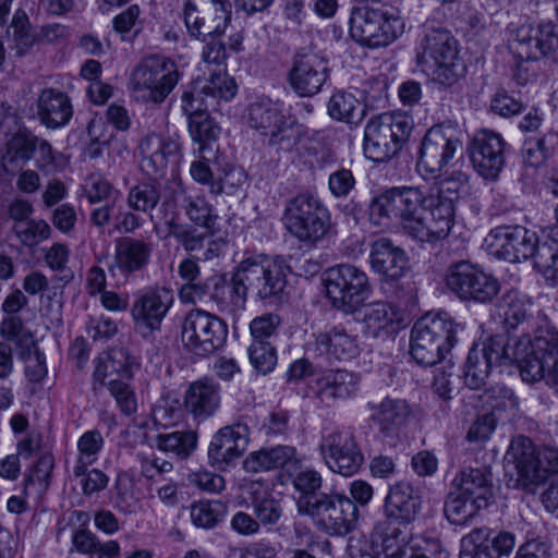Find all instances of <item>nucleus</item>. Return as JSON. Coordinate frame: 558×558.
<instances>
[{
    "label": "nucleus",
    "instance_id": "nucleus-3",
    "mask_svg": "<svg viewBox=\"0 0 558 558\" xmlns=\"http://www.w3.org/2000/svg\"><path fill=\"white\" fill-rule=\"evenodd\" d=\"M405 24L398 9L380 2L354 7L350 16V35L362 46L387 47L404 33Z\"/></svg>",
    "mask_w": 558,
    "mask_h": 558
},
{
    "label": "nucleus",
    "instance_id": "nucleus-13",
    "mask_svg": "<svg viewBox=\"0 0 558 558\" xmlns=\"http://www.w3.org/2000/svg\"><path fill=\"white\" fill-rule=\"evenodd\" d=\"M184 347L195 355L205 356L219 350L228 337V326L217 315L205 310H191L181 331Z\"/></svg>",
    "mask_w": 558,
    "mask_h": 558
},
{
    "label": "nucleus",
    "instance_id": "nucleus-63",
    "mask_svg": "<svg viewBox=\"0 0 558 558\" xmlns=\"http://www.w3.org/2000/svg\"><path fill=\"white\" fill-rule=\"evenodd\" d=\"M189 131L195 142L205 143L215 140L219 128L209 118L207 112L189 117Z\"/></svg>",
    "mask_w": 558,
    "mask_h": 558
},
{
    "label": "nucleus",
    "instance_id": "nucleus-23",
    "mask_svg": "<svg viewBox=\"0 0 558 558\" xmlns=\"http://www.w3.org/2000/svg\"><path fill=\"white\" fill-rule=\"evenodd\" d=\"M505 141L493 131L477 132L470 146L474 169L485 179L495 180L505 165Z\"/></svg>",
    "mask_w": 558,
    "mask_h": 558
},
{
    "label": "nucleus",
    "instance_id": "nucleus-26",
    "mask_svg": "<svg viewBox=\"0 0 558 558\" xmlns=\"http://www.w3.org/2000/svg\"><path fill=\"white\" fill-rule=\"evenodd\" d=\"M369 262L373 270L386 280H398L408 269L404 250L387 238H379L371 244Z\"/></svg>",
    "mask_w": 558,
    "mask_h": 558
},
{
    "label": "nucleus",
    "instance_id": "nucleus-10",
    "mask_svg": "<svg viewBox=\"0 0 558 558\" xmlns=\"http://www.w3.org/2000/svg\"><path fill=\"white\" fill-rule=\"evenodd\" d=\"M505 460L508 465H513L518 483L524 488L538 485L558 473V449H536L532 440L522 435L512 438Z\"/></svg>",
    "mask_w": 558,
    "mask_h": 558
},
{
    "label": "nucleus",
    "instance_id": "nucleus-39",
    "mask_svg": "<svg viewBox=\"0 0 558 558\" xmlns=\"http://www.w3.org/2000/svg\"><path fill=\"white\" fill-rule=\"evenodd\" d=\"M175 202L193 223L203 227L207 231L213 230L217 215L203 195L190 194L180 187L175 193Z\"/></svg>",
    "mask_w": 558,
    "mask_h": 558
},
{
    "label": "nucleus",
    "instance_id": "nucleus-18",
    "mask_svg": "<svg viewBox=\"0 0 558 558\" xmlns=\"http://www.w3.org/2000/svg\"><path fill=\"white\" fill-rule=\"evenodd\" d=\"M320 451L325 463L335 473L342 476L355 474L364 456L352 429H335L324 435Z\"/></svg>",
    "mask_w": 558,
    "mask_h": 558
},
{
    "label": "nucleus",
    "instance_id": "nucleus-21",
    "mask_svg": "<svg viewBox=\"0 0 558 558\" xmlns=\"http://www.w3.org/2000/svg\"><path fill=\"white\" fill-rule=\"evenodd\" d=\"M138 149L142 172L149 178L159 179L165 175L170 165L178 163L181 145L174 138L149 133L142 138Z\"/></svg>",
    "mask_w": 558,
    "mask_h": 558
},
{
    "label": "nucleus",
    "instance_id": "nucleus-61",
    "mask_svg": "<svg viewBox=\"0 0 558 558\" xmlns=\"http://www.w3.org/2000/svg\"><path fill=\"white\" fill-rule=\"evenodd\" d=\"M198 85L197 83L195 86L185 89L182 94V110L187 118L215 110L213 98L203 93V84L201 86Z\"/></svg>",
    "mask_w": 558,
    "mask_h": 558
},
{
    "label": "nucleus",
    "instance_id": "nucleus-7",
    "mask_svg": "<svg viewBox=\"0 0 558 558\" xmlns=\"http://www.w3.org/2000/svg\"><path fill=\"white\" fill-rule=\"evenodd\" d=\"M179 65L169 57L150 54L132 70L129 87L144 102L161 104L181 78Z\"/></svg>",
    "mask_w": 558,
    "mask_h": 558
},
{
    "label": "nucleus",
    "instance_id": "nucleus-34",
    "mask_svg": "<svg viewBox=\"0 0 558 558\" xmlns=\"http://www.w3.org/2000/svg\"><path fill=\"white\" fill-rule=\"evenodd\" d=\"M517 340V352H527L541 355L551 365V375L555 376V384H558V331L554 328L538 329L532 337L523 335Z\"/></svg>",
    "mask_w": 558,
    "mask_h": 558
},
{
    "label": "nucleus",
    "instance_id": "nucleus-64",
    "mask_svg": "<svg viewBox=\"0 0 558 558\" xmlns=\"http://www.w3.org/2000/svg\"><path fill=\"white\" fill-rule=\"evenodd\" d=\"M222 35H208L198 38L204 43L202 49V60L208 64L221 65L227 60V46L220 39Z\"/></svg>",
    "mask_w": 558,
    "mask_h": 558
},
{
    "label": "nucleus",
    "instance_id": "nucleus-36",
    "mask_svg": "<svg viewBox=\"0 0 558 558\" xmlns=\"http://www.w3.org/2000/svg\"><path fill=\"white\" fill-rule=\"evenodd\" d=\"M514 360L507 366L508 374H519L520 378L527 384H535L545 380L547 384H555V376L551 375V365L541 355L527 352H517V340L513 341Z\"/></svg>",
    "mask_w": 558,
    "mask_h": 558
},
{
    "label": "nucleus",
    "instance_id": "nucleus-54",
    "mask_svg": "<svg viewBox=\"0 0 558 558\" xmlns=\"http://www.w3.org/2000/svg\"><path fill=\"white\" fill-rule=\"evenodd\" d=\"M13 231L21 243L28 247H34L48 240L51 234V228L45 220L32 218L14 223Z\"/></svg>",
    "mask_w": 558,
    "mask_h": 558
},
{
    "label": "nucleus",
    "instance_id": "nucleus-46",
    "mask_svg": "<svg viewBox=\"0 0 558 558\" xmlns=\"http://www.w3.org/2000/svg\"><path fill=\"white\" fill-rule=\"evenodd\" d=\"M483 507H477L471 498L460 494L452 486L445 501L444 513L452 524H465Z\"/></svg>",
    "mask_w": 558,
    "mask_h": 558
},
{
    "label": "nucleus",
    "instance_id": "nucleus-14",
    "mask_svg": "<svg viewBox=\"0 0 558 558\" xmlns=\"http://www.w3.org/2000/svg\"><path fill=\"white\" fill-rule=\"evenodd\" d=\"M61 156L47 140L37 136L27 128H20L5 143L3 163L19 162L24 166L34 160L40 172L51 173L60 168Z\"/></svg>",
    "mask_w": 558,
    "mask_h": 558
},
{
    "label": "nucleus",
    "instance_id": "nucleus-43",
    "mask_svg": "<svg viewBox=\"0 0 558 558\" xmlns=\"http://www.w3.org/2000/svg\"><path fill=\"white\" fill-rule=\"evenodd\" d=\"M517 338L509 339L502 335L488 337L478 345L481 356L485 357L494 366L500 367V373H508L507 366L514 360L513 341Z\"/></svg>",
    "mask_w": 558,
    "mask_h": 558
},
{
    "label": "nucleus",
    "instance_id": "nucleus-59",
    "mask_svg": "<svg viewBox=\"0 0 558 558\" xmlns=\"http://www.w3.org/2000/svg\"><path fill=\"white\" fill-rule=\"evenodd\" d=\"M534 267L547 279L558 284V244L542 243Z\"/></svg>",
    "mask_w": 558,
    "mask_h": 558
},
{
    "label": "nucleus",
    "instance_id": "nucleus-25",
    "mask_svg": "<svg viewBox=\"0 0 558 558\" xmlns=\"http://www.w3.org/2000/svg\"><path fill=\"white\" fill-rule=\"evenodd\" d=\"M248 427L242 423L221 427L208 446L209 463L218 470L226 469L242 457L248 444Z\"/></svg>",
    "mask_w": 558,
    "mask_h": 558
},
{
    "label": "nucleus",
    "instance_id": "nucleus-1",
    "mask_svg": "<svg viewBox=\"0 0 558 558\" xmlns=\"http://www.w3.org/2000/svg\"><path fill=\"white\" fill-rule=\"evenodd\" d=\"M469 177L454 171L436 187L395 186L375 197L369 206L372 217L399 221L404 233L420 242L446 239L454 221V202L466 187Z\"/></svg>",
    "mask_w": 558,
    "mask_h": 558
},
{
    "label": "nucleus",
    "instance_id": "nucleus-52",
    "mask_svg": "<svg viewBox=\"0 0 558 558\" xmlns=\"http://www.w3.org/2000/svg\"><path fill=\"white\" fill-rule=\"evenodd\" d=\"M459 558H496L490 547L489 530L475 529L461 541Z\"/></svg>",
    "mask_w": 558,
    "mask_h": 558
},
{
    "label": "nucleus",
    "instance_id": "nucleus-6",
    "mask_svg": "<svg viewBox=\"0 0 558 558\" xmlns=\"http://www.w3.org/2000/svg\"><path fill=\"white\" fill-rule=\"evenodd\" d=\"M282 221L286 230L307 246L320 242L331 227L328 208L312 193H300L290 198L286 204Z\"/></svg>",
    "mask_w": 558,
    "mask_h": 558
},
{
    "label": "nucleus",
    "instance_id": "nucleus-40",
    "mask_svg": "<svg viewBox=\"0 0 558 558\" xmlns=\"http://www.w3.org/2000/svg\"><path fill=\"white\" fill-rule=\"evenodd\" d=\"M220 404V395L215 386H189L184 405L194 417L211 416Z\"/></svg>",
    "mask_w": 558,
    "mask_h": 558
},
{
    "label": "nucleus",
    "instance_id": "nucleus-35",
    "mask_svg": "<svg viewBox=\"0 0 558 558\" xmlns=\"http://www.w3.org/2000/svg\"><path fill=\"white\" fill-rule=\"evenodd\" d=\"M253 514L260 526H274L283 515L279 499L275 498L268 486L262 481H253L247 485Z\"/></svg>",
    "mask_w": 558,
    "mask_h": 558
},
{
    "label": "nucleus",
    "instance_id": "nucleus-57",
    "mask_svg": "<svg viewBox=\"0 0 558 558\" xmlns=\"http://www.w3.org/2000/svg\"><path fill=\"white\" fill-rule=\"evenodd\" d=\"M207 232H199L192 226L171 222L169 226V234L183 246L186 252L198 251L204 246L208 234Z\"/></svg>",
    "mask_w": 558,
    "mask_h": 558
},
{
    "label": "nucleus",
    "instance_id": "nucleus-30",
    "mask_svg": "<svg viewBox=\"0 0 558 558\" xmlns=\"http://www.w3.org/2000/svg\"><path fill=\"white\" fill-rule=\"evenodd\" d=\"M501 395V400L495 403H492V411L486 412L484 414H480L472 422L466 433V440L478 446L484 445L488 441L495 432L498 423V418L496 416V410H504L508 405L514 407L515 400L513 399L512 391L504 386H492L488 389H485L484 396L486 399H494L496 393Z\"/></svg>",
    "mask_w": 558,
    "mask_h": 558
},
{
    "label": "nucleus",
    "instance_id": "nucleus-37",
    "mask_svg": "<svg viewBox=\"0 0 558 558\" xmlns=\"http://www.w3.org/2000/svg\"><path fill=\"white\" fill-rule=\"evenodd\" d=\"M530 305V302L519 292L508 291L497 301L495 316L509 331L529 319Z\"/></svg>",
    "mask_w": 558,
    "mask_h": 558
},
{
    "label": "nucleus",
    "instance_id": "nucleus-12",
    "mask_svg": "<svg viewBox=\"0 0 558 558\" xmlns=\"http://www.w3.org/2000/svg\"><path fill=\"white\" fill-rule=\"evenodd\" d=\"M240 264L247 288L257 300L274 304L283 298L290 266L282 258L258 255Z\"/></svg>",
    "mask_w": 558,
    "mask_h": 558
},
{
    "label": "nucleus",
    "instance_id": "nucleus-9",
    "mask_svg": "<svg viewBox=\"0 0 558 558\" xmlns=\"http://www.w3.org/2000/svg\"><path fill=\"white\" fill-rule=\"evenodd\" d=\"M412 129L411 117L402 112H386L371 119L364 130V155L374 162L391 159L407 143Z\"/></svg>",
    "mask_w": 558,
    "mask_h": 558
},
{
    "label": "nucleus",
    "instance_id": "nucleus-11",
    "mask_svg": "<svg viewBox=\"0 0 558 558\" xmlns=\"http://www.w3.org/2000/svg\"><path fill=\"white\" fill-rule=\"evenodd\" d=\"M326 294L333 307L345 313L356 311L371 294L367 275L351 264H339L323 274Z\"/></svg>",
    "mask_w": 558,
    "mask_h": 558
},
{
    "label": "nucleus",
    "instance_id": "nucleus-15",
    "mask_svg": "<svg viewBox=\"0 0 558 558\" xmlns=\"http://www.w3.org/2000/svg\"><path fill=\"white\" fill-rule=\"evenodd\" d=\"M182 17L193 38L225 35L232 20V3L230 0H185Z\"/></svg>",
    "mask_w": 558,
    "mask_h": 558
},
{
    "label": "nucleus",
    "instance_id": "nucleus-55",
    "mask_svg": "<svg viewBox=\"0 0 558 558\" xmlns=\"http://www.w3.org/2000/svg\"><path fill=\"white\" fill-rule=\"evenodd\" d=\"M107 360L110 366V375L113 373L118 375V378L110 379L108 384L131 380L134 378L135 373L140 371V364L135 357L131 356L123 348L112 351L107 355Z\"/></svg>",
    "mask_w": 558,
    "mask_h": 558
},
{
    "label": "nucleus",
    "instance_id": "nucleus-51",
    "mask_svg": "<svg viewBox=\"0 0 558 558\" xmlns=\"http://www.w3.org/2000/svg\"><path fill=\"white\" fill-rule=\"evenodd\" d=\"M196 434L193 432H172L157 436L158 449L171 452L182 459L187 458L196 447Z\"/></svg>",
    "mask_w": 558,
    "mask_h": 558
},
{
    "label": "nucleus",
    "instance_id": "nucleus-47",
    "mask_svg": "<svg viewBox=\"0 0 558 558\" xmlns=\"http://www.w3.org/2000/svg\"><path fill=\"white\" fill-rule=\"evenodd\" d=\"M405 529L399 520L385 517L374 526L372 536L374 541L380 542L385 551H389L407 544Z\"/></svg>",
    "mask_w": 558,
    "mask_h": 558
},
{
    "label": "nucleus",
    "instance_id": "nucleus-16",
    "mask_svg": "<svg viewBox=\"0 0 558 558\" xmlns=\"http://www.w3.org/2000/svg\"><path fill=\"white\" fill-rule=\"evenodd\" d=\"M489 255L509 263H520L535 257L538 251V238L535 232L522 226H499L485 238Z\"/></svg>",
    "mask_w": 558,
    "mask_h": 558
},
{
    "label": "nucleus",
    "instance_id": "nucleus-41",
    "mask_svg": "<svg viewBox=\"0 0 558 558\" xmlns=\"http://www.w3.org/2000/svg\"><path fill=\"white\" fill-rule=\"evenodd\" d=\"M327 110L331 119L350 124H357L364 116V106L353 94L344 90L331 95Z\"/></svg>",
    "mask_w": 558,
    "mask_h": 558
},
{
    "label": "nucleus",
    "instance_id": "nucleus-5",
    "mask_svg": "<svg viewBox=\"0 0 558 558\" xmlns=\"http://www.w3.org/2000/svg\"><path fill=\"white\" fill-rule=\"evenodd\" d=\"M458 327L446 312L424 315L411 330V355L421 365L436 364L454 345Z\"/></svg>",
    "mask_w": 558,
    "mask_h": 558
},
{
    "label": "nucleus",
    "instance_id": "nucleus-24",
    "mask_svg": "<svg viewBox=\"0 0 558 558\" xmlns=\"http://www.w3.org/2000/svg\"><path fill=\"white\" fill-rule=\"evenodd\" d=\"M173 303L172 292L166 288L155 287L143 291L131 307V316L138 329L158 330Z\"/></svg>",
    "mask_w": 558,
    "mask_h": 558
},
{
    "label": "nucleus",
    "instance_id": "nucleus-42",
    "mask_svg": "<svg viewBox=\"0 0 558 558\" xmlns=\"http://www.w3.org/2000/svg\"><path fill=\"white\" fill-rule=\"evenodd\" d=\"M157 180L151 178L149 181L140 182L130 187L126 195L128 207L137 213H151L161 198L160 184Z\"/></svg>",
    "mask_w": 558,
    "mask_h": 558
},
{
    "label": "nucleus",
    "instance_id": "nucleus-33",
    "mask_svg": "<svg viewBox=\"0 0 558 558\" xmlns=\"http://www.w3.org/2000/svg\"><path fill=\"white\" fill-rule=\"evenodd\" d=\"M451 486L477 507L486 508L494 496L492 473L486 469L465 468L456 475Z\"/></svg>",
    "mask_w": 558,
    "mask_h": 558
},
{
    "label": "nucleus",
    "instance_id": "nucleus-44",
    "mask_svg": "<svg viewBox=\"0 0 558 558\" xmlns=\"http://www.w3.org/2000/svg\"><path fill=\"white\" fill-rule=\"evenodd\" d=\"M481 271L482 268L468 260L453 263L446 271V286L462 300Z\"/></svg>",
    "mask_w": 558,
    "mask_h": 558
},
{
    "label": "nucleus",
    "instance_id": "nucleus-49",
    "mask_svg": "<svg viewBox=\"0 0 558 558\" xmlns=\"http://www.w3.org/2000/svg\"><path fill=\"white\" fill-rule=\"evenodd\" d=\"M227 513V506L221 501L202 500L191 506L190 517L193 524L201 529H213L221 522Z\"/></svg>",
    "mask_w": 558,
    "mask_h": 558
},
{
    "label": "nucleus",
    "instance_id": "nucleus-8",
    "mask_svg": "<svg viewBox=\"0 0 558 558\" xmlns=\"http://www.w3.org/2000/svg\"><path fill=\"white\" fill-rule=\"evenodd\" d=\"M357 507L348 496L331 489L324 495L301 501V515L308 517L313 525L330 536H344L355 526Z\"/></svg>",
    "mask_w": 558,
    "mask_h": 558
},
{
    "label": "nucleus",
    "instance_id": "nucleus-45",
    "mask_svg": "<svg viewBox=\"0 0 558 558\" xmlns=\"http://www.w3.org/2000/svg\"><path fill=\"white\" fill-rule=\"evenodd\" d=\"M396 322L393 307L385 302H376L365 307L363 324L365 332L377 338L381 332H389Z\"/></svg>",
    "mask_w": 558,
    "mask_h": 558
},
{
    "label": "nucleus",
    "instance_id": "nucleus-20",
    "mask_svg": "<svg viewBox=\"0 0 558 558\" xmlns=\"http://www.w3.org/2000/svg\"><path fill=\"white\" fill-rule=\"evenodd\" d=\"M512 48L522 60H537L558 49V34L553 23L525 22L512 29Z\"/></svg>",
    "mask_w": 558,
    "mask_h": 558
},
{
    "label": "nucleus",
    "instance_id": "nucleus-27",
    "mask_svg": "<svg viewBox=\"0 0 558 558\" xmlns=\"http://www.w3.org/2000/svg\"><path fill=\"white\" fill-rule=\"evenodd\" d=\"M243 468L251 473L281 469L292 475L301 468V460L294 447L279 445L251 452L243 461Z\"/></svg>",
    "mask_w": 558,
    "mask_h": 558
},
{
    "label": "nucleus",
    "instance_id": "nucleus-48",
    "mask_svg": "<svg viewBox=\"0 0 558 558\" xmlns=\"http://www.w3.org/2000/svg\"><path fill=\"white\" fill-rule=\"evenodd\" d=\"M238 92L235 80L225 71L213 73L208 80L203 83V93L213 98L215 110L221 100H231Z\"/></svg>",
    "mask_w": 558,
    "mask_h": 558
},
{
    "label": "nucleus",
    "instance_id": "nucleus-60",
    "mask_svg": "<svg viewBox=\"0 0 558 558\" xmlns=\"http://www.w3.org/2000/svg\"><path fill=\"white\" fill-rule=\"evenodd\" d=\"M248 356L252 366L262 374L271 372L277 364L276 350L269 342L252 341Z\"/></svg>",
    "mask_w": 558,
    "mask_h": 558
},
{
    "label": "nucleus",
    "instance_id": "nucleus-38",
    "mask_svg": "<svg viewBox=\"0 0 558 558\" xmlns=\"http://www.w3.org/2000/svg\"><path fill=\"white\" fill-rule=\"evenodd\" d=\"M410 416V408L403 400L385 399L374 420L386 437H398Z\"/></svg>",
    "mask_w": 558,
    "mask_h": 558
},
{
    "label": "nucleus",
    "instance_id": "nucleus-31",
    "mask_svg": "<svg viewBox=\"0 0 558 558\" xmlns=\"http://www.w3.org/2000/svg\"><path fill=\"white\" fill-rule=\"evenodd\" d=\"M248 291L241 264H239L232 271L228 284H226L223 277L222 282L215 284L213 302L216 303L219 312L235 315L245 308Z\"/></svg>",
    "mask_w": 558,
    "mask_h": 558
},
{
    "label": "nucleus",
    "instance_id": "nucleus-53",
    "mask_svg": "<svg viewBox=\"0 0 558 558\" xmlns=\"http://www.w3.org/2000/svg\"><path fill=\"white\" fill-rule=\"evenodd\" d=\"M294 473L292 484L294 489L300 493L296 500V510L300 512L301 501L308 500L310 497L324 495L323 492H319L323 486V477L319 472L311 468L299 469Z\"/></svg>",
    "mask_w": 558,
    "mask_h": 558
},
{
    "label": "nucleus",
    "instance_id": "nucleus-56",
    "mask_svg": "<svg viewBox=\"0 0 558 558\" xmlns=\"http://www.w3.org/2000/svg\"><path fill=\"white\" fill-rule=\"evenodd\" d=\"M499 289L498 280L482 269L462 300L488 303L498 294Z\"/></svg>",
    "mask_w": 558,
    "mask_h": 558
},
{
    "label": "nucleus",
    "instance_id": "nucleus-50",
    "mask_svg": "<svg viewBox=\"0 0 558 558\" xmlns=\"http://www.w3.org/2000/svg\"><path fill=\"white\" fill-rule=\"evenodd\" d=\"M8 36L14 43L17 56L25 54L35 44L36 36L31 31L28 16L24 11L17 10L8 28Z\"/></svg>",
    "mask_w": 558,
    "mask_h": 558
},
{
    "label": "nucleus",
    "instance_id": "nucleus-22",
    "mask_svg": "<svg viewBox=\"0 0 558 558\" xmlns=\"http://www.w3.org/2000/svg\"><path fill=\"white\" fill-rule=\"evenodd\" d=\"M154 244L149 240L120 236L114 240L113 257L109 265V271L129 278L145 270L150 264Z\"/></svg>",
    "mask_w": 558,
    "mask_h": 558
},
{
    "label": "nucleus",
    "instance_id": "nucleus-17",
    "mask_svg": "<svg viewBox=\"0 0 558 558\" xmlns=\"http://www.w3.org/2000/svg\"><path fill=\"white\" fill-rule=\"evenodd\" d=\"M461 148L462 143L456 125H433L422 138L417 166L425 172L436 175L448 166Z\"/></svg>",
    "mask_w": 558,
    "mask_h": 558
},
{
    "label": "nucleus",
    "instance_id": "nucleus-4",
    "mask_svg": "<svg viewBox=\"0 0 558 558\" xmlns=\"http://www.w3.org/2000/svg\"><path fill=\"white\" fill-rule=\"evenodd\" d=\"M248 125L267 137L268 146L277 151H291L304 137L307 129L287 118L278 104L266 96L257 97L247 107Z\"/></svg>",
    "mask_w": 558,
    "mask_h": 558
},
{
    "label": "nucleus",
    "instance_id": "nucleus-19",
    "mask_svg": "<svg viewBox=\"0 0 558 558\" xmlns=\"http://www.w3.org/2000/svg\"><path fill=\"white\" fill-rule=\"evenodd\" d=\"M327 60L313 50L298 51L288 72V82L300 97H312L322 90L329 77Z\"/></svg>",
    "mask_w": 558,
    "mask_h": 558
},
{
    "label": "nucleus",
    "instance_id": "nucleus-58",
    "mask_svg": "<svg viewBox=\"0 0 558 558\" xmlns=\"http://www.w3.org/2000/svg\"><path fill=\"white\" fill-rule=\"evenodd\" d=\"M222 282V277H210L204 281L186 282L179 291V298L183 303H203L207 298L213 301L215 284Z\"/></svg>",
    "mask_w": 558,
    "mask_h": 558
},
{
    "label": "nucleus",
    "instance_id": "nucleus-2",
    "mask_svg": "<svg viewBox=\"0 0 558 558\" xmlns=\"http://www.w3.org/2000/svg\"><path fill=\"white\" fill-rule=\"evenodd\" d=\"M416 63L430 80L444 86H452L466 72L458 40L440 27H425L416 49Z\"/></svg>",
    "mask_w": 558,
    "mask_h": 558
},
{
    "label": "nucleus",
    "instance_id": "nucleus-32",
    "mask_svg": "<svg viewBox=\"0 0 558 558\" xmlns=\"http://www.w3.org/2000/svg\"><path fill=\"white\" fill-rule=\"evenodd\" d=\"M306 352L313 356L326 354L336 360H350L357 354V344L344 330L333 328L314 335V340L306 344Z\"/></svg>",
    "mask_w": 558,
    "mask_h": 558
},
{
    "label": "nucleus",
    "instance_id": "nucleus-29",
    "mask_svg": "<svg viewBox=\"0 0 558 558\" xmlns=\"http://www.w3.org/2000/svg\"><path fill=\"white\" fill-rule=\"evenodd\" d=\"M422 506L420 490L412 484L399 482L391 486L385 499V517L397 519L404 527L413 522Z\"/></svg>",
    "mask_w": 558,
    "mask_h": 558
},
{
    "label": "nucleus",
    "instance_id": "nucleus-28",
    "mask_svg": "<svg viewBox=\"0 0 558 558\" xmlns=\"http://www.w3.org/2000/svg\"><path fill=\"white\" fill-rule=\"evenodd\" d=\"M36 114L45 128L57 130L70 122L73 117V106L66 93L57 88H45L37 97Z\"/></svg>",
    "mask_w": 558,
    "mask_h": 558
},
{
    "label": "nucleus",
    "instance_id": "nucleus-62",
    "mask_svg": "<svg viewBox=\"0 0 558 558\" xmlns=\"http://www.w3.org/2000/svg\"><path fill=\"white\" fill-rule=\"evenodd\" d=\"M494 365L481 356L478 345H473L464 365V379L471 383H484Z\"/></svg>",
    "mask_w": 558,
    "mask_h": 558
}]
</instances>
